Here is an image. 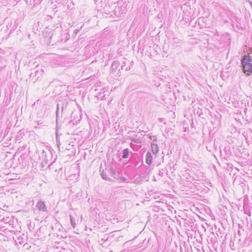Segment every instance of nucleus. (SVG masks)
<instances>
[{"label":"nucleus","mask_w":252,"mask_h":252,"mask_svg":"<svg viewBox=\"0 0 252 252\" xmlns=\"http://www.w3.org/2000/svg\"><path fill=\"white\" fill-rule=\"evenodd\" d=\"M241 62L244 73L247 75L251 74L252 73V59L250 55L248 54L243 56Z\"/></svg>","instance_id":"1"},{"label":"nucleus","mask_w":252,"mask_h":252,"mask_svg":"<svg viewBox=\"0 0 252 252\" xmlns=\"http://www.w3.org/2000/svg\"><path fill=\"white\" fill-rule=\"evenodd\" d=\"M120 65V63L118 61H114L112 63L111 66V70L112 73H116V74H118L120 70V69L118 70V72H117V69L119 68Z\"/></svg>","instance_id":"2"},{"label":"nucleus","mask_w":252,"mask_h":252,"mask_svg":"<svg viewBox=\"0 0 252 252\" xmlns=\"http://www.w3.org/2000/svg\"><path fill=\"white\" fill-rule=\"evenodd\" d=\"M36 207L38 209V210L42 212H47V208L45 204V202L42 201L41 200H39L38 201L36 204Z\"/></svg>","instance_id":"3"},{"label":"nucleus","mask_w":252,"mask_h":252,"mask_svg":"<svg viewBox=\"0 0 252 252\" xmlns=\"http://www.w3.org/2000/svg\"><path fill=\"white\" fill-rule=\"evenodd\" d=\"M153 157L150 152H148L146 155V162L149 165L152 163Z\"/></svg>","instance_id":"4"},{"label":"nucleus","mask_w":252,"mask_h":252,"mask_svg":"<svg viewBox=\"0 0 252 252\" xmlns=\"http://www.w3.org/2000/svg\"><path fill=\"white\" fill-rule=\"evenodd\" d=\"M151 149L154 154H156L158 152V147L157 144L152 143Z\"/></svg>","instance_id":"5"},{"label":"nucleus","mask_w":252,"mask_h":252,"mask_svg":"<svg viewBox=\"0 0 252 252\" xmlns=\"http://www.w3.org/2000/svg\"><path fill=\"white\" fill-rule=\"evenodd\" d=\"M107 171L111 177H113L114 179H117V174L113 167L110 168V169Z\"/></svg>","instance_id":"6"},{"label":"nucleus","mask_w":252,"mask_h":252,"mask_svg":"<svg viewBox=\"0 0 252 252\" xmlns=\"http://www.w3.org/2000/svg\"><path fill=\"white\" fill-rule=\"evenodd\" d=\"M129 150L128 149L126 148V149H125L123 151V158H126L128 157V156H129Z\"/></svg>","instance_id":"7"},{"label":"nucleus","mask_w":252,"mask_h":252,"mask_svg":"<svg viewBox=\"0 0 252 252\" xmlns=\"http://www.w3.org/2000/svg\"><path fill=\"white\" fill-rule=\"evenodd\" d=\"M106 171H107L106 169L105 171H103L101 173V176L105 180H109V178L107 177Z\"/></svg>","instance_id":"8"},{"label":"nucleus","mask_w":252,"mask_h":252,"mask_svg":"<svg viewBox=\"0 0 252 252\" xmlns=\"http://www.w3.org/2000/svg\"><path fill=\"white\" fill-rule=\"evenodd\" d=\"M69 218L70 220L71 225L74 228L76 226L75 219L73 217V216L71 215H69Z\"/></svg>","instance_id":"9"},{"label":"nucleus","mask_w":252,"mask_h":252,"mask_svg":"<svg viewBox=\"0 0 252 252\" xmlns=\"http://www.w3.org/2000/svg\"><path fill=\"white\" fill-rule=\"evenodd\" d=\"M129 140L135 144H140L141 143V140L140 139L130 137Z\"/></svg>","instance_id":"10"},{"label":"nucleus","mask_w":252,"mask_h":252,"mask_svg":"<svg viewBox=\"0 0 252 252\" xmlns=\"http://www.w3.org/2000/svg\"><path fill=\"white\" fill-rule=\"evenodd\" d=\"M56 142H57V146L58 147V148L59 149L60 146L61 145V143H60L59 134H58L57 130H56Z\"/></svg>","instance_id":"11"},{"label":"nucleus","mask_w":252,"mask_h":252,"mask_svg":"<svg viewBox=\"0 0 252 252\" xmlns=\"http://www.w3.org/2000/svg\"><path fill=\"white\" fill-rule=\"evenodd\" d=\"M125 65H126V63H125V61H124L123 63V64L121 66V69L125 70L127 71L128 70V68H127V67H125Z\"/></svg>","instance_id":"12"},{"label":"nucleus","mask_w":252,"mask_h":252,"mask_svg":"<svg viewBox=\"0 0 252 252\" xmlns=\"http://www.w3.org/2000/svg\"><path fill=\"white\" fill-rule=\"evenodd\" d=\"M59 105L57 106V111H56V117L57 119H58V116H59Z\"/></svg>","instance_id":"13"},{"label":"nucleus","mask_w":252,"mask_h":252,"mask_svg":"<svg viewBox=\"0 0 252 252\" xmlns=\"http://www.w3.org/2000/svg\"><path fill=\"white\" fill-rule=\"evenodd\" d=\"M46 152H45L44 151H43V152H42V157H44V156L45 157H46Z\"/></svg>","instance_id":"14"},{"label":"nucleus","mask_w":252,"mask_h":252,"mask_svg":"<svg viewBox=\"0 0 252 252\" xmlns=\"http://www.w3.org/2000/svg\"><path fill=\"white\" fill-rule=\"evenodd\" d=\"M130 146L132 149H134V146H135V144L132 143H131Z\"/></svg>","instance_id":"15"},{"label":"nucleus","mask_w":252,"mask_h":252,"mask_svg":"<svg viewBox=\"0 0 252 252\" xmlns=\"http://www.w3.org/2000/svg\"><path fill=\"white\" fill-rule=\"evenodd\" d=\"M80 30H76L74 32L75 33H78V32H79Z\"/></svg>","instance_id":"16"},{"label":"nucleus","mask_w":252,"mask_h":252,"mask_svg":"<svg viewBox=\"0 0 252 252\" xmlns=\"http://www.w3.org/2000/svg\"><path fill=\"white\" fill-rule=\"evenodd\" d=\"M38 70H36L35 71V76L37 75V74H38Z\"/></svg>","instance_id":"17"},{"label":"nucleus","mask_w":252,"mask_h":252,"mask_svg":"<svg viewBox=\"0 0 252 252\" xmlns=\"http://www.w3.org/2000/svg\"><path fill=\"white\" fill-rule=\"evenodd\" d=\"M146 95H148V96H151V94H145Z\"/></svg>","instance_id":"18"},{"label":"nucleus","mask_w":252,"mask_h":252,"mask_svg":"<svg viewBox=\"0 0 252 252\" xmlns=\"http://www.w3.org/2000/svg\"><path fill=\"white\" fill-rule=\"evenodd\" d=\"M162 174H163V173H162V172H161V173L160 172V173H159V175H160V176H162Z\"/></svg>","instance_id":"19"},{"label":"nucleus","mask_w":252,"mask_h":252,"mask_svg":"<svg viewBox=\"0 0 252 252\" xmlns=\"http://www.w3.org/2000/svg\"><path fill=\"white\" fill-rule=\"evenodd\" d=\"M249 3H250V4L252 7V2L251 1H249Z\"/></svg>","instance_id":"20"},{"label":"nucleus","mask_w":252,"mask_h":252,"mask_svg":"<svg viewBox=\"0 0 252 252\" xmlns=\"http://www.w3.org/2000/svg\"><path fill=\"white\" fill-rule=\"evenodd\" d=\"M32 73L30 75V77H32Z\"/></svg>","instance_id":"21"},{"label":"nucleus","mask_w":252,"mask_h":252,"mask_svg":"<svg viewBox=\"0 0 252 252\" xmlns=\"http://www.w3.org/2000/svg\"><path fill=\"white\" fill-rule=\"evenodd\" d=\"M126 178H123L124 181H126Z\"/></svg>","instance_id":"22"},{"label":"nucleus","mask_w":252,"mask_h":252,"mask_svg":"<svg viewBox=\"0 0 252 252\" xmlns=\"http://www.w3.org/2000/svg\"><path fill=\"white\" fill-rule=\"evenodd\" d=\"M113 12H114V14L115 15H116V14H115V10H113Z\"/></svg>","instance_id":"23"},{"label":"nucleus","mask_w":252,"mask_h":252,"mask_svg":"<svg viewBox=\"0 0 252 252\" xmlns=\"http://www.w3.org/2000/svg\"><path fill=\"white\" fill-rule=\"evenodd\" d=\"M105 11H106V10H105ZM107 11H108L109 12V14L111 13L110 11H108V10H107Z\"/></svg>","instance_id":"24"},{"label":"nucleus","mask_w":252,"mask_h":252,"mask_svg":"<svg viewBox=\"0 0 252 252\" xmlns=\"http://www.w3.org/2000/svg\"><path fill=\"white\" fill-rule=\"evenodd\" d=\"M224 150H225V152L226 153V148H224Z\"/></svg>","instance_id":"25"},{"label":"nucleus","mask_w":252,"mask_h":252,"mask_svg":"<svg viewBox=\"0 0 252 252\" xmlns=\"http://www.w3.org/2000/svg\"><path fill=\"white\" fill-rule=\"evenodd\" d=\"M228 153H230V150H229V149L228 150Z\"/></svg>","instance_id":"26"},{"label":"nucleus","mask_w":252,"mask_h":252,"mask_svg":"<svg viewBox=\"0 0 252 252\" xmlns=\"http://www.w3.org/2000/svg\"><path fill=\"white\" fill-rule=\"evenodd\" d=\"M94 1H95L96 0H94Z\"/></svg>","instance_id":"27"}]
</instances>
